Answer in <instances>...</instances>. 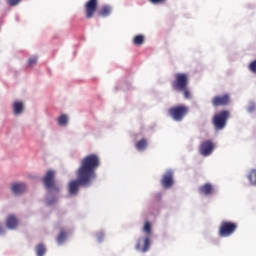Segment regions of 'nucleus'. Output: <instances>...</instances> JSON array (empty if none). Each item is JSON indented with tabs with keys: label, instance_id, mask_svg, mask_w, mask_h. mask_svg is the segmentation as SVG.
Here are the masks:
<instances>
[{
	"label": "nucleus",
	"instance_id": "nucleus-1",
	"mask_svg": "<svg viewBox=\"0 0 256 256\" xmlns=\"http://www.w3.org/2000/svg\"><path fill=\"white\" fill-rule=\"evenodd\" d=\"M101 167V158L95 153L88 154L80 160V165L76 171L77 178L68 184L70 196H76L80 187H91L97 180V169Z\"/></svg>",
	"mask_w": 256,
	"mask_h": 256
},
{
	"label": "nucleus",
	"instance_id": "nucleus-2",
	"mask_svg": "<svg viewBox=\"0 0 256 256\" xmlns=\"http://www.w3.org/2000/svg\"><path fill=\"white\" fill-rule=\"evenodd\" d=\"M43 184L48 191L45 202L48 206H52L57 202L56 194L60 192L59 186L55 183V171L49 170L43 178Z\"/></svg>",
	"mask_w": 256,
	"mask_h": 256
},
{
	"label": "nucleus",
	"instance_id": "nucleus-3",
	"mask_svg": "<svg viewBox=\"0 0 256 256\" xmlns=\"http://www.w3.org/2000/svg\"><path fill=\"white\" fill-rule=\"evenodd\" d=\"M229 117H230V112L228 110H223L215 114L212 119V123L215 127V130L221 131L225 129Z\"/></svg>",
	"mask_w": 256,
	"mask_h": 256
},
{
	"label": "nucleus",
	"instance_id": "nucleus-4",
	"mask_svg": "<svg viewBox=\"0 0 256 256\" xmlns=\"http://www.w3.org/2000/svg\"><path fill=\"white\" fill-rule=\"evenodd\" d=\"M189 108L185 105L171 107L168 111L169 116L174 122H182L188 114Z\"/></svg>",
	"mask_w": 256,
	"mask_h": 256
},
{
	"label": "nucleus",
	"instance_id": "nucleus-5",
	"mask_svg": "<svg viewBox=\"0 0 256 256\" xmlns=\"http://www.w3.org/2000/svg\"><path fill=\"white\" fill-rule=\"evenodd\" d=\"M188 85V76L185 73L175 74V80L172 82L171 87L175 92L184 91Z\"/></svg>",
	"mask_w": 256,
	"mask_h": 256
},
{
	"label": "nucleus",
	"instance_id": "nucleus-6",
	"mask_svg": "<svg viewBox=\"0 0 256 256\" xmlns=\"http://www.w3.org/2000/svg\"><path fill=\"white\" fill-rule=\"evenodd\" d=\"M151 246V236L142 235L139 237L135 249L141 253H147L149 251V247Z\"/></svg>",
	"mask_w": 256,
	"mask_h": 256
},
{
	"label": "nucleus",
	"instance_id": "nucleus-7",
	"mask_svg": "<svg viewBox=\"0 0 256 256\" xmlns=\"http://www.w3.org/2000/svg\"><path fill=\"white\" fill-rule=\"evenodd\" d=\"M99 7V0H88L85 5L86 19H93L95 13H97V8Z\"/></svg>",
	"mask_w": 256,
	"mask_h": 256
},
{
	"label": "nucleus",
	"instance_id": "nucleus-8",
	"mask_svg": "<svg viewBox=\"0 0 256 256\" xmlns=\"http://www.w3.org/2000/svg\"><path fill=\"white\" fill-rule=\"evenodd\" d=\"M236 230V224L232 222H222L219 229L220 237H230Z\"/></svg>",
	"mask_w": 256,
	"mask_h": 256
},
{
	"label": "nucleus",
	"instance_id": "nucleus-9",
	"mask_svg": "<svg viewBox=\"0 0 256 256\" xmlns=\"http://www.w3.org/2000/svg\"><path fill=\"white\" fill-rule=\"evenodd\" d=\"M215 149L214 144L211 140L203 141L199 147V153L202 157H209L212 155Z\"/></svg>",
	"mask_w": 256,
	"mask_h": 256
},
{
	"label": "nucleus",
	"instance_id": "nucleus-10",
	"mask_svg": "<svg viewBox=\"0 0 256 256\" xmlns=\"http://www.w3.org/2000/svg\"><path fill=\"white\" fill-rule=\"evenodd\" d=\"M161 184H162V187L166 190L170 189L173 186L172 170H167L166 173L162 176Z\"/></svg>",
	"mask_w": 256,
	"mask_h": 256
},
{
	"label": "nucleus",
	"instance_id": "nucleus-11",
	"mask_svg": "<svg viewBox=\"0 0 256 256\" xmlns=\"http://www.w3.org/2000/svg\"><path fill=\"white\" fill-rule=\"evenodd\" d=\"M10 189L15 196H21L27 191V185L25 183L15 182L11 184Z\"/></svg>",
	"mask_w": 256,
	"mask_h": 256
},
{
	"label": "nucleus",
	"instance_id": "nucleus-12",
	"mask_svg": "<svg viewBox=\"0 0 256 256\" xmlns=\"http://www.w3.org/2000/svg\"><path fill=\"white\" fill-rule=\"evenodd\" d=\"M25 111V105L22 101H15L12 104V112L15 117H21Z\"/></svg>",
	"mask_w": 256,
	"mask_h": 256
},
{
	"label": "nucleus",
	"instance_id": "nucleus-13",
	"mask_svg": "<svg viewBox=\"0 0 256 256\" xmlns=\"http://www.w3.org/2000/svg\"><path fill=\"white\" fill-rule=\"evenodd\" d=\"M229 103V95L216 96L212 99V105L214 107L226 106Z\"/></svg>",
	"mask_w": 256,
	"mask_h": 256
},
{
	"label": "nucleus",
	"instance_id": "nucleus-14",
	"mask_svg": "<svg viewBox=\"0 0 256 256\" xmlns=\"http://www.w3.org/2000/svg\"><path fill=\"white\" fill-rule=\"evenodd\" d=\"M19 226V220L16 216L11 215L6 220V227L9 230H16Z\"/></svg>",
	"mask_w": 256,
	"mask_h": 256
},
{
	"label": "nucleus",
	"instance_id": "nucleus-15",
	"mask_svg": "<svg viewBox=\"0 0 256 256\" xmlns=\"http://www.w3.org/2000/svg\"><path fill=\"white\" fill-rule=\"evenodd\" d=\"M57 125L60 128H67L69 126V115L68 114H61L57 117Z\"/></svg>",
	"mask_w": 256,
	"mask_h": 256
},
{
	"label": "nucleus",
	"instance_id": "nucleus-16",
	"mask_svg": "<svg viewBox=\"0 0 256 256\" xmlns=\"http://www.w3.org/2000/svg\"><path fill=\"white\" fill-rule=\"evenodd\" d=\"M198 191L200 195L209 196L213 192V187L210 183H205L199 187Z\"/></svg>",
	"mask_w": 256,
	"mask_h": 256
},
{
	"label": "nucleus",
	"instance_id": "nucleus-17",
	"mask_svg": "<svg viewBox=\"0 0 256 256\" xmlns=\"http://www.w3.org/2000/svg\"><path fill=\"white\" fill-rule=\"evenodd\" d=\"M148 146H149V142H147V139L145 138L140 139L135 144V148L138 152H145Z\"/></svg>",
	"mask_w": 256,
	"mask_h": 256
},
{
	"label": "nucleus",
	"instance_id": "nucleus-18",
	"mask_svg": "<svg viewBox=\"0 0 256 256\" xmlns=\"http://www.w3.org/2000/svg\"><path fill=\"white\" fill-rule=\"evenodd\" d=\"M98 17H109L111 15V6L104 5L98 11Z\"/></svg>",
	"mask_w": 256,
	"mask_h": 256
},
{
	"label": "nucleus",
	"instance_id": "nucleus-19",
	"mask_svg": "<svg viewBox=\"0 0 256 256\" xmlns=\"http://www.w3.org/2000/svg\"><path fill=\"white\" fill-rule=\"evenodd\" d=\"M66 240H67V233H66L65 230H61V231H60V234H59L58 237H57V244H58L59 246H62V245H64V243L66 242Z\"/></svg>",
	"mask_w": 256,
	"mask_h": 256
},
{
	"label": "nucleus",
	"instance_id": "nucleus-20",
	"mask_svg": "<svg viewBox=\"0 0 256 256\" xmlns=\"http://www.w3.org/2000/svg\"><path fill=\"white\" fill-rule=\"evenodd\" d=\"M47 252L46 246L43 243H40L36 246V254L37 256H45Z\"/></svg>",
	"mask_w": 256,
	"mask_h": 256
},
{
	"label": "nucleus",
	"instance_id": "nucleus-21",
	"mask_svg": "<svg viewBox=\"0 0 256 256\" xmlns=\"http://www.w3.org/2000/svg\"><path fill=\"white\" fill-rule=\"evenodd\" d=\"M142 232L146 233L145 236L151 237V223L149 221H146L144 223V226L142 228Z\"/></svg>",
	"mask_w": 256,
	"mask_h": 256
},
{
	"label": "nucleus",
	"instance_id": "nucleus-22",
	"mask_svg": "<svg viewBox=\"0 0 256 256\" xmlns=\"http://www.w3.org/2000/svg\"><path fill=\"white\" fill-rule=\"evenodd\" d=\"M133 43L134 45H143V43H145V36L142 34L136 35L133 39Z\"/></svg>",
	"mask_w": 256,
	"mask_h": 256
},
{
	"label": "nucleus",
	"instance_id": "nucleus-23",
	"mask_svg": "<svg viewBox=\"0 0 256 256\" xmlns=\"http://www.w3.org/2000/svg\"><path fill=\"white\" fill-rule=\"evenodd\" d=\"M248 180L252 186H256V170L253 169L248 175Z\"/></svg>",
	"mask_w": 256,
	"mask_h": 256
},
{
	"label": "nucleus",
	"instance_id": "nucleus-24",
	"mask_svg": "<svg viewBox=\"0 0 256 256\" xmlns=\"http://www.w3.org/2000/svg\"><path fill=\"white\" fill-rule=\"evenodd\" d=\"M38 56L34 55L28 59L27 67H34L38 63Z\"/></svg>",
	"mask_w": 256,
	"mask_h": 256
},
{
	"label": "nucleus",
	"instance_id": "nucleus-25",
	"mask_svg": "<svg viewBox=\"0 0 256 256\" xmlns=\"http://www.w3.org/2000/svg\"><path fill=\"white\" fill-rule=\"evenodd\" d=\"M255 110H256V104H255V102L250 101V102H249V105H248V107H247L248 113H249V114H252V113L255 112Z\"/></svg>",
	"mask_w": 256,
	"mask_h": 256
},
{
	"label": "nucleus",
	"instance_id": "nucleus-26",
	"mask_svg": "<svg viewBox=\"0 0 256 256\" xmlns=\"http://www.w3.org/2000/svg\"><path fill=\"white\" fill-rule=\"evenodd\" d=\"M21 1L22 0H6L10 7H16L17 5H20Z\"/></svg>",
	"mask_w": 256,
	"mask_h": 256
},
{
	"label": "nucleus",
	"instance_id": "nucleus-27",
	"mask_svg": "<svg viewBox=\"0 0 256 256\" xmlns=\"http://www.w3.org/2000/svg\"><path fill=\"white\" fill-rule=\"evenodd\" d=\"M96 238H97L98 243H101L103 241V239H105V232L99 231L96 234Z\"/></svg>",
	"mask_w": 256,
	"mask_h": 256
},
{
	"label": "nucleus",
	"instance_id": "nucleus-28",
	"mask_svg": "<svg viewBox=\"0 0 256 256\" xmlns=\"http://www.w3.org/2000/svg\"><path fill=\"white\" fill-rule=\"evenodd\" d=\"M180 92H183V96L186 100H190L191 99V94L188 91L187 87H185V90H181Z\"/></svg>",
	"mask_w": 256,
	"mask_h": 256
},
{
	"label": "nucleus",
	"instance_id": "nucleus-29",
	"mask_svg": "<svg viewBox=\"0 0 256 256\" xmlns=\"http://www.w3.org/2000/svg\"><path fill=\"white\" fill-rule=\"evenodd\" d=\"M249 69L252 73H256V60L252 61L249 65Z\"/></svg>",
	"mask_w": 256,
	"mask_h": 256
},
{
	"label": "nucleus",
	"instance_id": "nucleus-30",
	"mask_svg": "<svg viewBox=\"0 0 256 256\" xmlns=\"http://www.w3.org/2000/svg\"><path fill=\"white\" fill-rule=\"evenodd\" d=\"M152 5H159V3H165L167 0H148Z\"/></svg>",
	"mask_w": 256,
	"mask_h": 256
},
{
	"label": "nucleus",
	"instance_id": "nucleus-31",
	"mask_svg": "<svg viewBox=\"0 0 256 256\" xmlns=\"http://www.w3.org/2000/svg\"><path fill=\"white\" fill-rule=\"evenodd\" d=\"M6 234V228L0 224V236H4Z\"/></svg>",
	"mask_w": 256,
	"mask_h": 256
}]
</instances>
